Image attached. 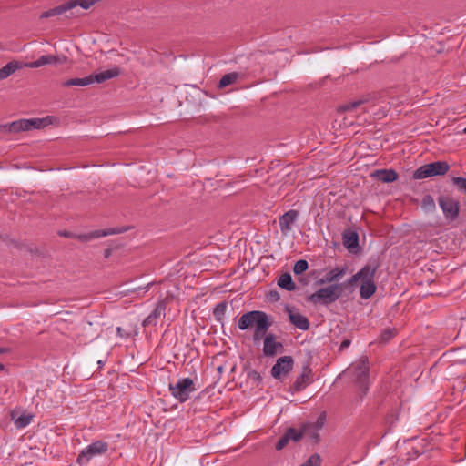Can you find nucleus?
I'll list each match as a JSON object with an SVG mask.
<instances>
[{
	"instance_id": "4be33fe9",
	"label": "nucleus",
	"mask_w": 466,
	"mask_h": 466,
	"mask_svg": "<svg viewBox=\"0 0 466 466\" xmlns=\"http://www.w3.org/2000/svg\"><path fill=\"white\" fill-rule=\"evenodd\" d=\"M343 244L348 249H352L359 245V236L354 231H347L343 234Z\"/></svg>"
},
{
	"instance_id": "79ce46f5",
	"label": "nucleus",
	"mask_w": 466,
	"mask_h": 466,
	"mask_svg": "<svg viewBox=\"0 0 466 466\" xmlns=\"http://www.w3.org/2000/svg\"><path fill=\"white\" fill-rule=\"evenodd\" d=\"M4 370V365L0 363V370Z\"/></svg>"
},
{
	"instance_id": "5701e85b",
	"label": "nucleus",
	"mask_w": 466,
	"mask_h": 466,
	"mask_svg": "<svg viewBox=\"0 0 466 466\" xmlns=\"http://www.w3.org/2000/svg\"><path fill=\"white\" fill-rule=\"evenodd\" d=\"M70 10V5H68L67 2L65 4H62L60 5H57L54 8H51L44 13L41 14V18H48L55 15H62L67 11Z\"/></svg>"
},
{
	"instance_id": "dca6fc26",
	"label": "nucleus",
	"mask_w": 466,
	"mask_h": 466,
	"mask_svg": "<svg viewBox=\"0 0 466 466\" xmlns=\"http://www.w3.org/2000/svg\"><path fill=\"white\" fill-rule=\"evenodd\" d=\"M166 304L160 301L157 304L154 310L144 319L143 326H156L159 318L165 316Z\"/></svg>"
},
{
	"instance_id": "c85d7f7f",
	"label": "nucleus",
	"mask_w": 466,
	"mask_h": 466,
	"mask_svg": "<svg viewBox=\"0 0 466 466\" xmlns=\"http://www.w3.org/2000/svg\"><path fill=\"white\" fill-rule=\"evenodd\" d=\"M421 208L426 212H433L435 210V201L432 196L426 195L421 200Z\"/></svg>"
},
{
	"instance_id": "cd10ccee",
	"label": "nucleus",
	"mask_w": 466,
	"mask_h": 466,
	"mask_svg": "<svg viewBox=\"0 0 466 466\" xmlns=\"http://www.w3.org/2000/svg\"><path fill=\"white\" fill-rule=\"evenodd\" d=\"M239 77L240 74L237 72L226 74L220 78L218 87L221 89L225 88L226 86L236 83Z\"/></svg>"
},
{
	"instance_id": "f03ea898",
	"label": "nucleus",
	"mask_w": 466,
	"mask_h": 466,
	"mask_svg": "<svg viewBox=\"0 0 466 466\" xmlns=\"http://www.w3.org/2000/svg\"><path fill=\"white\" fill-rule=\"evenodd\" d=\"M376 270V266L366 265L349 279L346 284L348 286H355L360 280V296L363 299H368L376 291V285L374 283Z\"/></svg>"
},
{
	"instance_id": "c9c22d12",
	"label": "nucleus",
	"mask_w": 466,
	"mask_h": 466,
	"mask_svg": "<svg viewBox=\"0 0 466 466\" xmlns=\"http://www.w3.org/2000/svg\"><path fill=\"white\" fill-rule=\"evenodd\" d=\"M361 104H362V101L358 100V101H354V102H350V103L345 104L344 106H342L341 108L344 111H351V110H354L357 107H359Z\"/></svg>"
},
{
	"instance_id": "393cba45",
	"label": "nucleus",
	"mask_w": 466,
	"mask_h": 466,
	"mask_svg": "<svg viewBox=\"0 0 466 466\" xmlns=\"http://www.w3.org/2000/svg\"><path fill=\"white\" fill-rule=\"evenodd\" d=\"M19 68L20 64L17 61H12L7 63L5 66L0 68V80L7 78Z\"/></svg>"
},
{
	"instance_id": "2eb2a0df",
	"label": "nucleus",
	"mask_w": 466,
	"mask_h": 466,
	"mask_svg": "<svg viewBox=\"0 0 466 466\" xmlns=\"http://www.w3.org/2000/svg\"><path fill=\"white\" fill-rule=\"evenodd\" d=\"M287 312L289 313V318L290 322L298 329L301 330H308L309 328V321L308 318L299 312L293 311L289 308H286Z\"/></svg>"
},
{
	"instance_id": "f704fd0d",
	"label": "nucleus",
	"mask_w": 466,
	"mask_h": 466,
	"mask_svg": "<svg viewBox=\"0 0 466 466\" xmlns=\"http://www.w3.org/2000/svg\"><path fill=\"white\" fill-rule=\"evenodd\" d=\"M395 329H387L384 331H382L380 335V340L383 342H388L395 336Z\"/></svg>"
},
{
	"instance_id": "7ed1b4c3",
	"label": "nucleus",
	"mask_w": 466,
	"mask_h": 466,
	"mask_svg": "<svg viewBox=\"0 0 466 466\" xmlns=\"http://www.w3.org/2000/svg\"><path fill=\"white\" fill-rule=\"evenodd\" d=\"M360 387L362 395H365L369 390V362L366 357H361L357 361L351 363L344 371Z\"/></svg>"
},
{
	"instance_id": "a878e982",
	"label": "nucleus",
	"mask_w": 466,
	"mask_h": 466,
	"mask_svg": "<svg viewBox=\"0 0 466 466\" xmlns=\"http://www.w3.org/2000/svg\"><path fill=\"white\" fill-rule=\"evenodd\" d=\"M93 84V80L90 77V75L85 76L83 78H71L62 83L63 86L68 87L73 86H86Z\"/></svg>"
},
{
	"instance_id": "20e7f679",
	"label": "nucleus",
	"mask_w": 466,
	"mask_h": 466,
	"mask_svg": "<svg viewBox=\"0 0 466 466\" xmlns=\"http://www.w3.org/2000/svg\"><path fill=\"white\" fill-rule=\"evenodd\" d=\"M168 389L172 397L180 403L188 400L190 395L196 391L194 381L190 378H180L176 383H169Z\"/></svg>"
},
{
	"instance_id": "9b49d317",
	"label": "nucleus",
	"mask_w": 466,
	"mask_h": 466,
	"mask_svg": "<svg viewBox=\"0 0 466 466\" xmlns=\"http://www.w3.org/2000/svg\"><path fill=\"white\" fill-rule=\"evenodd\" d=\"M313 381L312 370L309 366H303L300 374L296 378L292 389L295 392L301 391Z\"/></svg>"
},
{
	"instance_id": "423d86ee",
	"label": "nucleus",
	"mask_w": 466,
	"mask_h": 466,
	"mask_svg": "<svg viewBox=\"0 0 466 466\" xmlns=\"http://www.w3.org/2000/svg\"><path fill=\"white\" fill-rule=\"evenodd\" d=\"M450 169V166L445 161H436L423 165L417 168L413 173L414 179H423L434 176L446 174Z\"/></svg>"
},
{
	"instance_id": "a19ab883",
	"label": "nucleus",
	"mask_w": 466,
	"mask_h": 466,
	"mask_svg": "<svg viewBox=\"0 0 466 466\" xmlns=\"http://www.w3.org/2000/svg\"><path fill=\"white\" fill-rule=\"evenodd\" d=\"M414 454H415L416 456H419L420 453L418 451H414Z\"/></svg>"
},
{
	"instance_id": "aec40b11",
	"label": "nucleus",
	"mask_w": 466,
	"mask_h": 466,
	"mask_svg": "<svg viewBox=\"0 0 466 466\" xmlns=\"http://www.w3.org/2000/svg\"><path fill=\"white\" fill-rule=\"evenodd\" d=\"M26 119H19L2 126L3 130L10 133H18L26 130Z\"/></svg>"
},
{
	"instance_id": "ea45409f",
	"label": "nucleus",
	"mask_w": 466,
	"mask_h": 466,
	"mask_svg": "<svg viewBox=\"0 0 466 466\" xmlns=\"http://www.w3.org/2000/svg\"><path fill=\"white\" fill-rule=\"evenodd\" d=\"M97 363H98V365H99V366H103V365L105 364V361H103V360H98V361H97Z\"/></svg>"
},
{
	"instance_id": "7c9ffc66",
	"label": "nucleus",
	"mask_w": 466,
	"mask_h": 466,
	"mask_svg": "<svg viewBox=\"0 0 466 466\" xmlns=\"http://www.w3.org/2000/svg\"><path fill=\"white\" fill-rule=\"evenodd\" d=\"M33 419V416L30 414H22L18 418L15 420V425L18 429L25 428L28 426Z\"/></svg>"
},
{
	"instance_id": "58836bf2",
	"label": "nucleus",
	"mask_w": 466,
	"mask_h": 466,
	"mask_svg": "<svg viewBox=\"0 0 466 466\" xmlns=\"http://www.w3.org/2000/svg\"><path fill=\"white\" fill-rule=\"evenodd\" d=\"M7 350H8L6 348H0V354L5 353Z\"/></svg>"
},
{
	"instance_id": "1a4fd4ad",
	"label": "nucleus",
	"mask_w": 466,
	"mask_h": 466,
	"mask_svg": "<svg viewBox=\"0 0 466 466\" xmlns=\"http://www.w3.org/2000/svg\"><path fill=\"white\" fill-rule=\"evenodd\" d=\"M312 426L310 424L304 425L302 429L297 430L294 428H289L284 435H282L276 443V450L280 451L286 447L289 441H299L303 436L308 434L309 430Z\"/></svg>"
},
{
	"instance_id": "4c0bfd02",
	"label": "nucleus",
	"mask_w": 466,
	"mask_h": 466,
	"mask_svg": "<svg viewBox=\"0 0 466 466\" xmlns=\"http://www.w3.org/2000/svg\"><path fill=\"white\" fill-rule=\"evenodd\" d=\"M350 343H351V342H350V339H344V340L341 342L340 346H339V350H345V349L349 348V347H350Z\"/></svg>"
},
{
	"instance_id": "a18cd8bd",
	"label": "nucleus",
	"mask_w": 466,
	"mask_h": 466,
	"mask_svg": "<svg viewBox=\"0 0 466 466\" xmlns=\"http://www.w3.org/2000/svg\"><path fill=\"white\" fill-rule=\"evenodd\" d=\"M463 321H464V323H466V319H463Z\"/></svg>"
},
{
	"instance_id": "39448f33",
	"label": "nucleus",
	"mask_w": 466,
	"mask_h": 466,
	"mask_svg": "<svg viewBox=\"0 0 466 466\" xmlns=\"http://www.w3.org/2000/svg\"><path fill=\"white\" fill-rule=\"evenodd\" d=\"M342 294V287L339 284H330L326 288L318 289L310 295L309 300L314 304L329 305L335 302Z\"/></svg>"
},
{
	"instance_id": "bb28decb",
	"label": "nucleus",
	"mask_w": 466,
	"mask_h": 466,
	"mask_svg": "<svg viewBox=\"0 0 466 466\" xmlns=\"http://www.w3.org/2000/svg\"><path fill=\"white\" fill-rule=\"evenodd\" d=\"M227 309L228 303L226 301H221L214 307L213 316L218 322L223 324Z\"/></svg>"
},
{
	"instance_id": "e433bc0d",
	"label": "nucleus",
	"mask_w": 466,
	"mask_h": 466,
	"mask_svg": "<svg viewBox=\"0 0 466 466\" xmlns=\"http://www.w3.org/2000/svg\"><path fill=\"white\" fill-rule=\"evenodd\" d=\"M116 333L120 338L127 339L131 336V332L126 331L123 328L117 327Z\"/></svg>"
},
{
	"instance_id": "a211bd4d",
	"label": "nucleus",
	"mask_w": 466,
	"mask_h": 466,
	"mask_svg": "<svg viewBox=\"0 0 466 466\" xmlns=\"http://www.w3.org/2000/svg\"><path fill=\"white\" fill-rule=\"evenodd\" d=\"M120 75V69L118 67H114L111 69H107L102 72H99L95 75H90L93 83H102L108 79L114 78Z\"/></svg>"
},
{
	"instance_id": "f257e3e1",
	"label": "nucleus",
	"mask_w": 466,
	"mask_h": 466,
	"mask_svg": "<svg viewBox=\"0 0 466 466\" xmlns=\"http://www.w3.org/2000/svg\"><path fill=\"white\" fill-rule=\"evenodd\" d=\"M273 319L266 312L251 310L244 313L238 319V327L240 330L254 329V341L260 340L272 326Z\"/></svg>"
},
{
	"instance_id": "ddd939ff",
	"label": "nucleus",
	"mask_w": 466,
	"mask_h": 466,
	"mask_svg": "<svg viewBox=\"0 0 466 466\" xmlns=\"http://www.w3.org/2000/svg\"><path fill=\"white\" fill-rule=\"evenodd\" d=\"M299 217V212L295 209H290L281 215L279 218V229L283 234H288L291 231L293 224Z\"/></svg>"
},
{
	"instance_id": "2f4dec72",
	"label": "nucleus",
	"mask_w": 466,
	"mask_h": 466,
	"mask_svg": "<svg viewBox=\"0 0 466 466\" xmlns=\"http://www.w3.org/2000/svg\"><path fill=\"white\" fill-rule=\"evenodd\" d=\"M309 268V264L305 259L298 260L293 268V272L295 275H299L305 272Z\"/></svg>"
},
{
	"instance_id": "f8f14e48",
	"label": "nucleus",
	"mask_w": 466,
	"mask_h": 466,
	"mask_svg": "<svg viewBox=\"0 0 466 466\" xmlns=\"http://www.w3.org/2000/svg\"><path fill=\"white\" fill-rule=\"evenodd\" d=\"M282 348V344L277 341L274 334H265L263 341V353L265 356L273 357L280 351Z\"/></svg>"
},
{
	"instance_id": "c03bdc74",
	"label": "nucleus",
	"mask_w": 466,
	"mask_h": 466,
	"mask_svg": "<svg viewBox=\"0 0 466 466\" xmlns=\"http://www.w3.org/2000/svg\"><path fill=\"white\" fill-rule=\"evenodd\" d=\"M463 133L466 134V127L463 129Z\"/></svg>"
},
{
	"instance_id": "b1692460",
	"label": "nucleus",
	"mask_w": 466,
	"mask_h": 466,
	"mask_svg": "<svg viewBox=\"0 0 466 466\" xmlns=\"http://www.w3.org/2000/svg\"><path fill=\"white\" fill-rule=\"evenodd\" d=\"M278 285L288 291H292L296 289V285L289 273L282 274L278 280Z\"/></svg>"
},
{
	"instance_id": "37998d69",
	"label": "nucleus",
	"mask_w": 466,
	"mask_h": 466,
	"mask_svg": "<svg viewBox=\"0 0 466 466\" xmlns=\"http://www.w3.org/2000/svg\"><path fill=\"white\" fill-rule=\"evenodd\" d=\"M108 255H109V251H106V257H108Z\"/></svg>"
},
{
	"instance_id": "72a5a7b5",
	"label": "nucleus",
	"mask_w": 466,
	"mask_h": 466,
	"mask_svg": "<svg viewBox=\"0 0 466 466\" xmlns=\"http://www.w3.org/2000/svg\"><path fill=\"white\" fill-rule=\"evenodd\" d=\"M452 182L457 186L458 189L466 193V178L462 177H456L452 178Z\"/></svg>"
},
{
	"instance_id": "4468645a",
	"label": "nucleus",
	"mask_w": 466,
	"mask_h": 466,
	"mask_svg": "<svg viewBox=\"0 0 466 466\" xmlns=\"http://www.w3.org/2000/svg\"><path fill=\"white\" fill-rule=\"evenodd\" d=\"M66 60V56L60 58L59 56L52 55H44L38 57L36 60L25 63V66L28 68H37L45 65L63 63Z\"/></svg>"
},
{
	"instance_id": "412c9836",
	"label": "nucleus",
	"mask_w": 466,
	"mask_h": 466,
	"mask_svg": "<svg viewBox=\"0 0 466 466\" xmlns=\"http://www.w3.org/2000/svg\"><path fill=\"white\" fill-rule=\"evenodd\" d=\"M374 176L381 182L390 183L398 178V174L392 169L377 170Z\"/></svg>"
},
{
	"instance_id": "473e14b6",
	"label": "nucleus",
	"mask_w": 466,
	"mask_h": 466,
	"mask_svg": "<svg viewBox=\"0 0 466 466\" xmlns=\"http://www.w3.org/2000/svg\"><path fill=\"white\" fill-rule=\"evenodd\" d=\"M320 456L317 453L312 454L303 464L300 466H320Z\"/></svg>"
},
{
	"instance_id": "c756f323",
	"label": "nucleus",
	"mask_w": 466,
	"mask_h": 466,
	"mask_svg": "<svg viewBox=\"0 0 466 466\" xmlns=\"http://www.w3.org/2000/svg\"><path fill=\"white\" fill-rule=\"evenodd\" d=\"M46 119L44 118H31L26 119V130L40 129L46 126Z\"/></svg>"
},
{
	"instance_id": "6ab92c4d",
	"label": "nucleus",
	"mask_w": 466,
	"mask_h": 466,
	"mask_svg": "<svg viewBox=\"0 0 466 466\" xmlns=\"http://www.w3.org/2000/svg\"><path fill=\"white\" fill-rule=\"evenodd\" d=\"M119 232H121V231L115 229V228H110L107 230H95V231H92V232H89L86 234L79 235L78 238L82 241H88V240H91L94 238H99L106 237L108 235L117 234Z\"/></svg>"
},
{
	"instance_id": "f3484780",
	"label": "nucleus",
	"mask_w": 466,
	"mask_h": 466,
	"mask_svg": "<svg viewBox=\"0 0 466 466\" xmlns=\"http://www.w3.org/2000/svg\"><path fill=\"white\" fill-rule=\"evenodd\" d=\"M347 270H348L347 266H343L340 268H339V267L334 268L330 269L329 272H327L319 279V283L325 284V283H332L334 281H337V280L340 279L341 278H343V276L346 274Z\"/></svg>"
},
{
	"instance_id": "0eeeda50",
	"label": "nucleus",
	"mask_w": 466,
	"mask_h": 466,
	"mask_svg": "<svg viewBox=\"0 0 466 466\" xmlns=\"http://www.w3.org/2000/svg\"><path fill=\"white\" fill-rule=\"evenodd\" d=\"M108 451V443L96 441L83 449L77 456L76 461L80 465L87 464L93 458L105 454Z\"/></svg>"
},
{
	"instance_id": "6e6552de",
	"label": "nucleus",
	"mask_w": 466,
	"mask_h": 466,
	"mask_svg": "<svg viewBox=\"0 0 466 466\" xmlns=\"http://www.w3.org/2000/svg\"><path fill=\"white\" fill-rule=\"evenodd\" d=\"M438 204L448 221H454L458 218L460 213V202L449 196H441L438 198Z\"/></svg>"
},
{
	"instance_id": "9d476101",
	"label": "nucleus",
	"mask_w": 466,
	"mask_h": 466,
	"mask_svg": "<svg viewBox=\"0 0 466 466\" xmlns=\"http://www.w3.org/2000/svg\"><path fill=\"white\" fill-rule=\"evenodd\" d=\"M294 360L291 356H283L277 360L271 368V376L275 379H281L288 375L293 368Z\"/></svg>"
}]
</instances>
